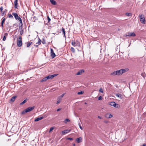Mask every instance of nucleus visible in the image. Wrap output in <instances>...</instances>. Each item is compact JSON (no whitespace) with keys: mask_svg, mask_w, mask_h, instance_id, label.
<instances>
[{"mask_svg":"<svg viewBox=\"0 0 146 146\" xmlns=\"http://www.w3.org/2000/svg\"><path fill=\"white\" fill-rule=\"evenodd\" d=\"M12 15L14 16L15 18L17 20H18L20 18L17 13H13Z\"/></svg>","mask_w":146,"mask_h":146,"instance_id":"obj_6","label":"nucleus"},{"mask_svg":"<svg viewBox=\"0 0 146 146\" xmlns=\"http://www.w3.org/2000/svg\"><path fill=\"white\" fill-rule=\"evenodd\" d=\"M75 44L78 45V46H80V43L79 42H78V41H76V42L73 41L72 42V45H73Z\"/></svg>","mask_w":146,"mask_h":146,"instance_id":"obj_9","label":"nucleus"},{"mask_svg":"<svg viewBox=\"0 0 146 146\" xmlns=\"http://www.w3.org/2000/svg\"><path fill=\"white\" fill-rule=\"evenodd\" d=\"M9 17L11 19H13V17L12 15L11 14H9Z\"/></svg>","mask_w":146,"mask_h":146,"instance_id":"obj_32","label":"nucleus"},{"mask_svg":"<svg viewBox=\"0 0 146 146\" xmlns=\"http://www.w3.org/2000/svg\"><path fill=\"white\" fill-rule=\"evenodd\" d=\"M18 2V0H15V1H14V3H17Z\"/></svg>","mask_w":146,"mask_h":146,"instance_id":"obj_49","label":"nucleus"},{"mask_svg":"<svg viewBox=\"0 0 146 146\" xmlns=\"http://www.w3.org/2000/svg\"><path fill=\"white\" fill-rule=\"evenodd\" d=\"M61 100V99H58L57 101L56 102V104H58L60 102Z\"/></svg>","mask_w":146,"mask_h":146,"instance_id":"obj_36","label":"nucleus"},{"mask_svg":"<svg viewBox=\"0 0 146 146\" xmlns=\"http://www.w3.org/2000/svg\"><path fill=\"white\" fill-rule=\"evenodd\" d=\"M58 75V74H54L53 75H50L51 79H52V78H53L54 77H55L56 76Z\"/></svg>","mask_w":146,"mask_h":146,"instance_id":"obj_25","label":"nucleus"},{"mask_svg":"<svg viewBox=\"0 0 146 146\" xmlns=\"http://www.w3.org/2000/svg\"><path fill=\"white\" fill-rule=\"evenodd\" d=\"M46 79L47 80H48V79H51V77H50V75H49V76H46Z\"/></svg>","mask_w":146,"mask_h":146,"instance_id":"obj_28","label":"nucleus"},{"mask_svg":"<svg viewBox=\"0 0 146 146\" xmlns=\"http://www.w3.org/2000/svg\"><path fill=\"white\" fill-rule=\"evenodd\" d=\"M99 92H101V93H103V90H102V88H101L100 90H99Z\"/></svg>","mask_w":146,"mask_h":146,"instance_id":"obj_37","label":"nucleus"},{"mask_svg":"<svg viewBox=\"0 0 146 146\" xmlns=\"http://www.w3.org/2000/svg\"><path fill=\"white\" fill-rule=\"evenodd\" d=\"M51 3L53 5H56V1L54 0H50Z\"/></svg>","mask_w":146,"mask_h":146,"instance_id":"obj_17","label":"nucleus"},{"mask_svg":"<svg viewBox=\"0 0 146 146\" xmlns=\"http://www.w3.org/2000/svg\"><path fill=\"white\" fill-rule=\"evenodd\" d=\"M2 14H1V15H2V16H3V15H5V12H2Z\"/></svg>","mask_w":146,"mask_h":146,"instance_id":"obj_48","label":"nucleus"},{"mask_svg":"<svg viewBox=\"0 0 146 146\" xmlns=\"http://www.w3.org/2000/svg\"><path fill=\"white\" fill-rule=\"evenodd\" d=\"M44 118V117L43 116H42L40 117H38L35 119L34 121H37L42 119Z\"/></svg>","mask_w":146,"mask_h":146,"instance_id":"obj_12","label":"nucleus"},{"mask_svg":"<svg viewBox=\"0 0 146 146\" xmlns=\"http://www.w3.org/2000/svg\"><path fill=\"white\" fill-rule=\"evenodd\" d=\"M54 129V127H51L50 128V130L49 132H50L51 131Z\"/></svg>","mask_w":146,"mask_h":146,"instance_id":"obj_41","label":"nucleus"},{"mask_svg":"<svg viewBox=\"0 0 146 146\" xmlns=\"http://www.w3.org/2000/svg\"><path fill=\"white\" fill-rule=\"evenodd\" d=\"M70 120L66 118V119H65L64 121V123H66L67 122H70Z\"/></svg>","mask_w":146,"mask_h":146,"instance_id":"obj_24","label":"nucleus"},{"mask_svg":"<svg viewBox=\"0 0 146 146\" xmlns=\"http://www.w3.org/2000/svg\"><path fill=\"white\" fill-rule=\"evenodd\" d=\"M34 46H37V45H34Z\"/></svg>","mask_w":146,"mask_h":146,"instance_id":"obj_59","label":"nucleus"},{"mask_svg":"<svg viewBox=\"0 0 146 146\" xmlns=\"http://www.w3.org/2000/svg\"><path fill=\"white\" fill-rule=\"evenodd\" d=\"M3 8L2 7H0V10L1 12H2Z\"/></svg>","mask_w":146,"mask_h":146,"instance_id":"obj_40","label":"nucleus"},{"mask_svg":"<svg viewBox=\"0 0 146 146\" xmlns=\"http://www.w3.org/2000/svg\"><path fill=\"white\" fill-rule=\"evenodd\" d=\"M42 43L44 44H45L46 43L45 40H44V38L43 39L42 41Z\"/></svg>","mask_w":146,"mask_h":146,"instance_id":"obj_35","label":"nucleus"},{"mask_svg":"<svg viewBox=\"0 0 146 146\" xmlns=\"http://www.w3.org/2000/svg\"><path fill=\"white\" fill-rule=\"evenodd\" d=\"M139 17L141 22L143 24H145V18L144 16L143 15H139Z\"/></svg>","mask_w":146,"mask_h":146,"instance_id":"obj_2","label":"nucleus"},{"mask_svg":"<svg viewBox=\"0 0 146 146\" xmlns=\"http://www.w3.org/2000/svg\"><path fill=\"white\" fill-rule=\"evenodd\" d=\"M21 30L20 31V33L21 35H23V30L22 29H20Z\"/></svg>","mask_w":146,"mask_h":146,"instance_id":"obj_29","label":"nucleus"},{"mask_svg":"<svg viewBox=\"0 0 146 146\" xmlns=\"http://www.w3.org/2000/svg\"><path fill=\"white\" fill-rule=\"evenodd\" d=\"M35 106H33V107H30L28 108L27 109H25L23 111L21 112V114H25V113L29 112L33 110L34 108H35Z\"/></svg>","mask_w":146,"mask_h":146,"instance_id":"obj_1","label":"nucleus"},{"mask_svg":"<svg viewBox=\"0 0 146 146\" xmlns=\"http://www.w3.org/2000/svg\"><path fill=\"white\" fill-rule=\"evenodd\" d=\"M83 93H84L83 91H81L80 92H78V95L82 94H83Z\"/></svg>","mask_w":146,"mask_h":146,"instance_id":"obj_33","label":"nucleus"},{"mask_svg":"<svg viewBox=\"0 0 146 146\" xmlns=\"http://www.w3.org/2000/svg\"><path fill=\"white\" fill-rule=\"evenodd\" d=\"M18 3H14L15 4V9L17 8V5Z\"/></svg>","mask_w":146,"mask_h":146,"instance_id":"obj_43","label":"nucleus"},{"mask_svg":"<svg viewBox=\"0 0 146 146\" xmlns=\"http://www.w3.org/2000/svg\"><path fill=\"white\" fill-rule=\"evenodd\" d=\"M3 23H1V26L2 27H3Z\"/></svg>","mask_w":146,"mask_h":146,"instance_id":"obj_53","label":"nucleus"},{"mask_svg":"<svg viewBox=\"0 0 146 146\" xmlns=\"http://www.w3.org/2000/svg\"><path fill=\"white\" fill-rule=\"evenodd\" d=\"M125 15L128 16H131V14L130 13H125Z\"/></svg>","mask_w":146,"mask_h":146,"instance_id":"obj_27","label":"nucleus"},{"mask_svg":"<svg viewBox=\"0 0 146 146\" xmlns=\"http://www.w3.org/2000/svg\"><path fill=\"white\" fill-rule=\"evenodd\" d=\"M47 80L46 79V78L45 77L44 78L42 79L40 81V82H45V81H46Z\"/></svg>","mask_w":146,"mask_h":146,"instance_id":"obj_26","label":"nucleus"},{"mask_svg":"<svg viewBox=\"0 0 146 146\" xmlns=\"http://www.w3.org/2000/svg\"><path fill=\"white\" fill-rule=\"evenodd\" d=\"M70 50L71 51H72L73 52H75V50L73 47H71Z\"/></svg>","mask_w":146,"mask_h":146,"instance_id":"obj_30","label":"nucleus"},{"mask_svg":"<svg viewBox=\"0 0 146 146\" xmlns=\"http://www.w3.org/2000/svg\"><path fill=\"white\" fill-rule=\"evenodd\" d=\"M146 145V144L145 143H144L143 145L141 146H145Z\"/></svg>","mask_w":146,"mask_h":146,"instance_id":"obj_52","label":"nucleus"},{"mask_svg":"<svg viewBox=\"0 0 146 146\" xmlns=\"http://www.w3.org/2000/svg\"><path fill=\"white\" fill-rule=\"evenodd\" d=\"M84 72V70L82 69L80 70H79L76 74V75H80L82 74V73Z\"/></svg>","mask_w":146,"mask_h":146,"instance_id":"obj_11","label":"nucleus"},{"mask_svg":"<svg viewBox=\"0 0 146 146\" xmlns=\"http://www.w3.org/2000/svg\"><path fill=\"white\" fill-rule=\"evenodd\" d=\"M102 99V96H99L98 98V100H101Z\"/></svg>","mask_w":146,"mask_h":146,"instance_id":"obj_42","label":"nucleus"},{"mask_svg":"<svg viewBox=\"0 0 146 146\" xmlns=\"http://www.w3.org/2000/svg\"><path fill=\"white\" fill-rule=\"evenodd\" d=\"M82 138L81 137H79L76 139V141H77V143H79L82 141Z\"/></svg>","mask_w":146,"mask_h":146,"instance_id":"obj_15","label":"nucleus"},{"mask_svg":"<svg viewBox=\"0 0 146 146\" xmlns=\"http://www.w3.org/2000/svg\"><path fill=\"white\" fill-rule=\"evenodd\" d=\"M7 33H5V35H7Z\"/></svg>","mask_w":146,"mask_h":146,"instance_id":"obj_57","label":"nucleus"},{"mask_svg":"<svg viewBox=\"0 0 146 146\" xmlns=\"http://www.w3.org/2000/svg\"><path fill=\"white\" fill-rule=\"evenodd\" d=\"M17 40H22V37H21V36H19V39H18Z\"/></svg>","mask_w":146,"mask_h":146,"instance_id":"obj_50","label":"nucleus"},{"mask_svg":"<svg viewBox=\"0 0 146 146\" xmlns=\"http://www.w3.org/2000/svg\"><path fill=\"white\" fill-rule=\"evenodd\" d=\"M75 143H74V144H73V146H75Z\"/></svg>","mask_w":146,"mask_h":146,"instance_id":"obj_55","label":"nucleus"},{"mask_svg":"<svg viewBox=\"0 0 146 146\" xmlns=\"http://www.w3.org/2000/svg\"><path fill=\"white\" fill-rule=\"evenodd\" d=\"M18 20H19V21L20 23H21L22 22V19L21 18L20 19H19Z\"/></svg>","mask_w":146,"mask_h":146,"instance_id":"obj_47","label":"nucleus"},{"mask_svg":"<svg viewBox=\"0 0 146 146\" xmlns=\"http://www.w3.org/2000/svg\"><path fill=\"white\" fill-rule=\"evenodd\" d=\"M17 96H14L12 97L11 100L10 101H12V102H13L15 101V99L16 98Z\"/></svg>","mask_w":146,"mask_h":146,"instance_id":"obj_20","label":"nucleus"},{"mask_svg":"<svg viewBox=\"0 0 146 146\" xmlns=\"http://www.w3.org/2000/svg\"><path fill=\"white\" fill-rule=\"evenodd\" d=\"M22 142H23V141H22Z\"/></svg>","mask_w":146,"mask_h":146,"instance_id":"obj_61","label":"nucleus"},{"mask_svg":"<svg viewBox=\"0 0 146 146\" xmlns=\"http://www.w3.org/2000/svg\"><path fill=\"white\" fill-rule=\"evenodd\" d=\"M122 74L124 73L129 71V69L128 68H125L124 69H121Z\"/></svg>","mask_w":146,"mask_h":146,"instance_id":"obj_8","label":"nucleus"},{"mask_svg":"<svg viewBox=\"0 0 146 146\" xmlns=\"http://www.w3.org/2000/svg\"><path fill=\"white\" fill-rule=\"evenodd\" d=\"M17 46H22V41L21 40H17Z\"/></svg>","mask_w":146,"mask_h":146,"instance_id":"obj_7","label":"nucleus"},{"mask_svg":"<svg viewBox=\"0 0 146 146\" xmlns=\"http://www.w3.org/2000/svg\"><path fill=\"white\" fill-rule=\"evenodd\" d=\"M27 43H28L27 46H30L32 43V42H28Z\"/></svg>","mask_w":146,"mask_h":146,"instance_id":"obj_38","label":"nucleus"},{"mask_svg":"<svg viewBox=\"0 0 146 146\" xmlns=\"http://www.w3.org/2000/svg\"><path fill=\"white\" fill-rule=\"evenodd\" d=\"M62 31L63 33V34L64 35V37H65V38H66V36L65 35V31L64 29L63 28H62Z\"/></svg>","mask_w":146,"mask_h":146,"instance_id":"obj_18","label":"nucleus"},{"mask_svg":"<svg viewBox=\"0 0 146 146\" xmlns=\"http://www.w3.org/2000/svg\"><path fill=\"white\" fill-rule=\"evenodd\" d=\"M5 39H6V36H4L3 38V41H5Z\"/></svg>","mask_w":146,"mask_h":146,"instance_id":"obj_46","label":"nucleus"},{"mask_svg":"<svg viewBox=\"0 0 146 146\" xmlns=\"http://www.w3.org/2000/svg\"><path fill=\"white\" fill-rule=\"evenodd\" d=\"M47 17L48 20V22L49 23L51 19L48 16H47Z\"/></svg>","mask_w":146,"mask_h":146,"instance_id":"obj_34","label":"nucleus"},{"mask_svg":"<svg viewBox=\"0 0 146 146\" xmlns=\"http://www.w3.org/2000/svg\"><path fill=\"white\" fill-rule=\"evenodd\" d=\"M120 30V29H118V31H119Z\"/></svg>","mask_w":146,"mask_h":146,"instance_id":"obj_56","label":"nucleus"},{"mask_svg":"<svg viewBox=\"0 0 146 146\" xmlns=\"http://www.w3.org/2000/svg\"><path fill=\"white\" fill-rule=\"evenodd\" d=\"M27 99H25L20 104V105H22L24 104L27 101Z\"/></svg>","mask_w":146,"mask_h":146,"instance_id":"obj_23","label":"nucleus"},{"mask_svg":"<svg viewBox=\"0 0 146 146\" xmlns=\"http://www.w3.org/2000/svg\"><path fill=\"white\" fill-rule=\"evenodd\" d=\"M64 95H65V94H62V95H61L59 97H60L61 99L63 97V96H64Z\"/></svg>","mask_w":146,"mask_h":146,"instance_id":"obj_45","label":"nucleus"},{"mask_svg":"<svg viewBox=\"0 0 146 146\" xmlns=\"http://www.w3.org/2000/svg\"><path fill=\"white\" fill-rule=\"evenodd\" d=\"M23 23L22 22L20 23L19 24V30L20 29H22Z\"/></svg>","mask_w":146,"mask_h":146,"instance_id":"obj_19","label":"nucleus"},{"mask_svg":"<svg viewBox=\"0 0 146 146\" xmlns=\"http://www.w3.org/2000/svg\"><path fill=\"white\" fill-rule=\"evenodd\" d=\"M110 105L112 106H113L114 107L117 108L118 107V104L114 102H111L110 103Z\"/></svg>","mask_w":146,"mask_h":146,"instance_id":"obj_4","label":"nucleus"},{"mask_svg":"<svg viewBox=\"0 0 146 146\" xmlns=\"http://www.w3.org/2000/svg\"><path fill=\"white\" fill-rule=\"evenodd\" d=\"M41 42H42V41H41V40H40V38H38V42H36V44H38L39 45H40V44H41Z\"/></svg>","mask_w":146,"mask_h":146,"instance_id":"obj_22","label":"nucleus"},{"mask_svg":"<svg viewBox=\"0 0 146 146\" xmlns=\"http://www.w3.org/2000/svg\"><path fill=\"white\" fill-rule=\"evenodd\" d=\"M136 36V35L134 32H128L127 33V34L125 35V36Z\"/></svg>","mask_w":146,"mask_h":146,"instance_id":"obj_3","label":"nucleus"},{"mask_svg":"<svg viewBox=\"0 0 146 146\" xmlns=\"http://www.w3.org/2000/svg\"><path fill=\"white\" fill-rule=\"evenodd\" d=\"M105 117L108 118H110L113 117V115L111 114L107 113L106 114Z\"/></svg>","mask_w":146,"mask_h":146,"instance_id":"obj_10","label":"nucleus"},{"mask_svg":"<svg viewBox=\"0 0 146 146\" xmlns=\"http://www.w3.org/2000/svg\"><path fill=\"white\" fill-rule=\"evenodd\" d=\"M104 122H106V123H107V122L106 121H105Z\"/></svg>","mask_w":146,"mask_h":146,"instance_id":"obj_58","label":"nucleus"},{"mask_svg":"<svg viewBox=\"0 0 146 146\" xmlns=\"http://www.w3.org/2000/svg\"><path fill=\"white\" fill-rule=\"evenodd\" d=\"M116 71L117 72V75L119 76L122 75V73L121 69H120L119 70H117Z\"/></svg>","mask_w":146,"mask_h":146,"instance_id":"obj_13","label":"nucleus"},{"mask_svg":"<svg viewBox=\"0 0 146 146\" xmlns=\"http://www.w3.org/2000/svg\"><path fill=\"white\" fill-rule=\"evenodd\" d=\"M115 96L117 97L121 98L122 95L120 94H115Z\"/></svg>","mask_w":146,"mask_h":146,"instance_id":"obj_21","label":"nucleus"},{"mask_svg":"<svg viewBox=\"0 0 146 146\" xmlns=\"http://www.w3.org/2000/svg\"><path fill=\"white\" fill-rule=\"evenodd\" d=\"M78 125H79V127L80 128V129H81L82 130V127H81V125L80 123H78Z\"/></svg>","mask_w":146,"mask_h":146,"instance_id":"obj_44","label":"nucleus"},{"mask_svg":"<svg viewBox=\"0 0 146 146\" xmlns=\"http://www.w3.org/2000/svg\"><path fill=\"white\" fill-rule=\"evenodd\" d=\"M70 130L66 129L64 130L63 131H62V133L63 134V133H64V134L67 133H69V132H70Z\"/></svg>","mask_w":146,"mask_h":146,"instance_id":"obj_14","label":"nucleus"},{"mask_svg":"<svg viewBox=\"0 0 146 146\" xmlns=\"http://www.w3.org/2000/svg\"><path fill=\"white\" fill-rule=\"evenodd\" d=\"M5 18H4V17H3L2 18V21H1V23H4L5 21Z\"/></svg>","mask_w":146,"mask_h":146,"instance_id":"obj_31","label":"nucleus"},{"mask_svg":"<svg viewBox=\"0 0 146 146\" xmlns=\"http://www.w3.org/2000/svg\"><path fill=\"white\" fill-rule=\"evenodd\" d=\"M110 75L111 76H115V75H117L116 71H114L113 72H112L110 74Z\"/></svg>","mask_w":146,"mask_h":146,"instance_id":"obj_16","label":"nucleus"},{"mask_svg":"<svg viewBox=\"0 0 146 146\" xmlns=\"http://www.w3.org/2000/svg\"><path fill=\"white\" fill-rule=\"evenodd\" d=\"M50 49L51 56L52 58H54L56 56V55L54 52L53 49L51 48H50Z\"/></svg>","mask_w":146,"mask_h":146,"instance_id":"obj_5","label":"nucleus"},{"mask_svg":"<svg viewBox=\"0 0 146 146\" xmlns=\"http://www.w3.org/2000/svg\"><path fill=\"white\" fill-rule=\"evenodd\" d=\"M22 142H23V141H22Z\"/></svg>","mask_w":146,"mask_h":146,"instance_id":"obj_62","label":"nucleus"},{"mask_svg":"<svg viewBox=\"0 0 146 146\" xmlns=\"http://www.w3.org/2000/svg\"><path fill=\"white\" fill-rule=\"evenodd\" d=\"M98 117L100 119H102V117H101L100 116H98Z\"/></svg>","mask_w":146,"mask_h":146,"instance_id":"obj_54","label":"nucleus"},{"mask_svg":"<svg viewBox=\"0 0 146 146\" xmlns=\"http://www.w3.org/2000/svg\"><path fill=\"white\" fill-rule=\"evenodd\" d=\"M29 46H27V47H29Z\"/></svg>","mask_w":146,"mask_h":146,"instance_id":"obj_60","label":"nucleus"},{"mask_svg":"<svg viewBox=\"0 0 146 146\" xmlns=\"http://www.w3.org/2000/svg\"><path fill=\"white\" fill-rule=\"evenodd\" d=\"M61 110V109L60 108H58V109L57 110V111H60V110Z\"/></svg>","mask_w":146,"mask_h":146,"instance_id":"obj_51","label":"nucleus"},{"mask_svg":"<svg viewBox=\"0 0 146 146\" xmlns=\"http://www.w3.org/2000/svg\"><path fill=\"white\" fill-rule=\"evenodd\" d=\"M66 139L72 140L73 139L72 138L68 137L66 138Z\"/></svg>","mask_w":146,"mask_h":146,"instance_id":"obj_39","label":"nucleus"}]
</instances>
